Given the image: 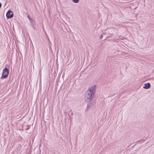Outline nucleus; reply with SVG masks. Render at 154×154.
Masks as SVG:
<instances>
[{
	"instance_id": "11",
	"label": "nucleus",
	"mask_w": 154,
	"mask_h": 154,
	"mask_svg": "<svg viewBox=\"0 0 154 154\" xmlns=\"http://www.w3.org/2000/svg\"><path fill=\"white\" fill-rule=\"evenodd\" d=\"M2 4L1 3H0V8H1L2 7Z\"/></svg>"
},
{
	"instance_id": "2",
	"label": "nucleus",
	"mask_w": 154,
	"mask_h": 154,
	"mask_svg": "<svg viewBox=\"0 0 154 154\" xmlns=\"http://www.w3.org/2000/svg\"><path fill=\"white\" fill-rule=\"evenodd\" d=\"M9 71L7 68H5L3 70L2 76L1 77V79L6 78L8 76Z\"/></svg>"
},
{
	"instance_id": "8",
	"label": "nucleus",
	"mask_w": 154,
	"mask_h": 154,
	"mask_svg": "<svg viewBox=\"0 0 154 154\" xmlns=\"http://www.w3.org/2000/svg\"><path fill=\"white\" fill-rule=\"evenodd\" d=\"M70 115H70V114L69 113L68 114V115H69V117H70L72 115L73 113L72 112H71Z\"/></svg>"
},
{
	"instance_id": "6",
	"label": "nucleus",
	"mask_w": 154,
	"mask_h": 154,
	"mask_svg": "<svg viewBox=\"0 0 154 154\" xmlns=\"http://www.w3.org/2000/svg\"><path fill=\"white\" fill-rule=\"evenodd\" d=\"M79 0H72V1L75 3H78Z\"/></svg>"
},
{
	"instance_id": "7",
	"label": "nucleus",
	"mask_w": 154,
	"mask_h": 154,
	"mask_svg": "<svg viewBox=\"0 0 154 154\" xmlns=\"http://www.w3.org/2000/svg\"><path fill=\"white\" fill-rule=\"evenodd\" d=\"M70 115H70V114L69 113L68 114V115H69V117H70L72 115L73 113L72 112H71Z\"/></svg>"
},
{
	"instance_id": "4",
	"label": "nucleus",
	"mask_w": 154,
	"mask_h": 154,
	"mask_svg": "<svg viewBox=\"0 0 154 154\" xmlns=\"http://www.w3.org/2000/svg\"><path fill=\"white\" fill-rule=\"evenodd\" d=\"M144 85V86H143V88L145 89H148L151 87L150 84L149 83H145Z\"/></svg>"
},
{
	"instance_id": "10",
	"label": "nucleus",
	"mask_w": 154,
	"mask_h": 154,
	"mask_svg": "<svg viewBox=\"0 0 154 154\" xmlns=\"http://www.w3.org/2000/svg\"><path fill=\"white\" fill-rule=\"evenodd\" d=\"M31 25H32V26H33L34 25V24H33L32 22H31Z\"/></svg>"
},
{
	"instance_id": "9",
	"label": "nucleus",
	"mask_w": 154,
	"mask_h": 154,
	"mask_svg": "<svg viewBox=\"0 0 154 154\" xmlns=\"http://www.w3.org/2000/svg\"><path fill=\"white\" fill-rule=\"evenodd\" d=\"M103 36V35H100V39H101L102 38Z\"/></svg>"
},
{
	"instance_id": "1",
	"label": "nucleus",
	"mask_w": 154,
	"mask_h": 154,
	"mask_svg": "<svg viewBox=\"0 0 154 154\" xmlns=\"http://www.w3.org/2000/svg\"><path fill=\"white\" fill-rule=\"evenodd\" d=\"M96 87V86L94 85L88 88L85 97V100L86 101L90 102L92 99L95 94Z\"/></svg>"
},
{
	"instance_id": "5",
	"label": "nucleus",
	"mask_w": 154,
	"mask_h": 154,
	"mask_svg": "<svg viewBox=\"0 0 154 154\" xmlns=\"http://www.w3.org/2000/svg\"><path fill=\"white\" fill-rule=\"evenodd\" d=\"M27 17L28 18L29 20H30L31 23V22H32V21H33V20L32 19V18L29 16V15H27Z\"/></svg>"
},
{
	"instance_id": "3",
	"label": "nucleus",
	"mask_w": 154,
	"mask_h": 154,
	"mask_svg": "<svg viewBox=\"0 0 154 154\" xmlns=\"http://www.w3.org/2000/svg\"><path fill=\"white\" fill-rule=\"evenodd\" d=\"M6 16L7 18H10L13 17L14 14L13 12L11 10H9L7 13Z\"/></svg>"
},
{
	"instance_id": "12",
	"label": "nucleus",
	"mask_w": 154,
	"mask_h": 154,
	"mask_svg": "<svg viewBox=\"0 0 154 154\" xmlns=\"http://www.w3.org/2000/svg\"><path fill=\"white\" fill-rule=\"evenodd\" d=\"M28 129V128H27L26 129V130H27Z\"/></svg>"
}]
</instances>
